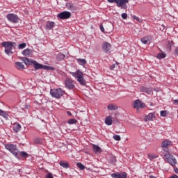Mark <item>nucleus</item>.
I'll return each mask as SVG.
<instances>
[{
  "label": "nucleus",
  "mask_w": 178,
  "mask_h": 178,
  "mask_svg": "<svg viewBox=\"0 0 178 178\" xmlns=\"http://www.w3.org/2000/svg\"><path fill=\"white\" fill-rule=\"evenodd\" d=\"M70 74L73 76L81 86H87V81L84 79V73L77 70L75 72H70Z\"/></svg>",
  "instance_id": "nucleus-1"
},
{
  "label": "nucleus",
  "mask_w": 178,
  "mask_h": 178,
  "mask_svg": "<svg viewBox=\"0 0 178 178\" xmlns=\"http://www.w3.org/2000/svg\"><path fill=\"white\" fill-rule=\"evenodd\" d=\"M1 45L5 48V54L9 56V55H12V54H13L12 50L13 48H15V47H16V42L12 41L3 42Z\"/></svg>",
  "instance_id": "nucleus-2"
},
{
  "label": "nucleus",
  "mask_w": 178,
  "mask_h": 178,
  "mask_svg": "<svg viewBox=\"0 0 178 178\" xmlns=\"http://www.w3.org/2000/svg\"><path fill=\"white\" fill-rule=\"evenodd\" d=\"M5 148L6 149L11 152V154H13V155H14L15 158H19V149H17V145L12 143L6 144Z\"/></svg>",
  "instance_id": "nucleus-3"
},
{
  "label": "nucleus",
  "mask_w": 178,
  "mask_h": 178,
  "mask_svg": "<svg viewBox=\"0 0 178 178\" xmlns=\"http://www.w3.org/2000/svg\"><path fill=\"white\" fill-rule=\"evenodd\" d=\"M109 3H116L118 8H121V9H127V3H129V0H107Z\"/></svg>",
  "instance_id": "nucleus-4"
},
{
  "label": "nucleus",
  "mask_w": 178,
  "mask_h": 178,
  "mask_svg": "<svg viewBox=\"0 0 178 178\" xmlns=\"http://www.w3.org/2000/svg\"><path fill=\"white\" fill-rule=\"evenodd\" d=\"M6 19L8 22L10 23H13V24H17V23L20 22V17L19 15L15 13H9L6 15Z\"/></svg>",
  "instance_id": "nucleus-5"
},
{
  "label": "nucleus",
  "mask_w": 178,
  "mask_h": 178,
  "mask_svg": "<svg viewBox=\"0 0 178 178\" xmlns=\"http://www.w3.org/2000/svg\"><path fill=\"white\" fill-rule=\"evenodd\" d=\"M164 157L167 160L168 163H169L172 168H175L177 165V160L176 157L170 154H165Z\"/></svg>",
  "instance_id": "nucleus-6"
},
{
  "label": "nucleus",
  "mask_w": 178,
  "mask_h": 178,
  "mask_svg": "<svg viewBox=\"0 0 178 178\" xmlns=\"http://www.w3.org/2000/svg\"><path fill=\"white\" fill-rule=\"evenodd\" d=\"M65 92L62 88H57V89H51L50 90V94L53 98H57V99H59L60 97L63 95V93Z\"/></svg>",
  "instance_id": "nucleus-7"
},
{
  "label": "nucleus",
  "mask_w": 178,
  "mask_h": 178,
  "mask_svg": "<svg viewBox=\"0 0 178 178\" xmlns=\"http://www.w3.org/2000/svg\"><path fill=\"white\" fill-rule=\"evenodd\" d=\"M33 65L35 70H38L40 69H43L44 70H55V68H54L53 67L42 65L40 63H38V62L35 60L33 61Z\"/></svg>",
  "instance_id": "nucleus-8"
},
{
  "label": "nucleus",
  "mask_w": 178,
  "mask_h": 178,
  "mask_svg": "<svg viewBox=\"0 0 178 178\" xmlns=\"http://www.w3.org/2000/svg\"><path fill=\"white\" fill-rule=\"evenodd\" d=\"M58 19H60V20H67V19H70L72 17V13L69 11H63L57 15Z\"/></svg>",
  "instance_id": "nucleus-9"
},
{
  "label": "nucleus",
  "mask_w": 178,
  "mask_h": 178,
  "mask_svg": "<svg viewBox=\"0 0 178 178\" xmlns=\"http://www.w3.org/2000/svg\"><path fill=\"white\" fill-rule=\"evenodd\" d=\"M102 49L104 54H111L112 49V44L108 42H104L102 44Z\"/></svg>",
  "instance_id": "nucleus-10"
},
{
  "label": "nucleus",
  "mask_w": 178,
  "mask_h": 178,
  "mask_svg": "<svg viewBox=\"0 0 178 178\" xmlns=\"http://www.w3.org/2000/svg\"><path fill=\"white\" fill-rule=\"evenodd\" d=\"M146 106L145 103L143 102L140 99H136L133 103V107L134 109H137V111L141 109V108H145Z\"/></svg>",
  "instance_id": "nucleus-11"
},
{
  "label": "nucleus",
  "mask_w": 178,
  "mask_h": 178,
  "mask_svg": "<svg viewBox=\"0 0 178 178\" xmlns=\"http://www.w3.org/2000/svg\"><path fill=\"white\" fill-rule=\"evenodd\" d=\"M65 88L67 90H73L74 88V81H73V79L69 78L67 79L64 82Z\"/></svg>",
  "instance_id": "nucleus-12"
},
{
  "label": "nucleus",
  "mask_w": 178,
  "mask_h": 178,
  "mask_svg": "<svg viewBox=\"0 0 178 178\" xmlns=\"http://www.w3.org/2000/svg\"><path fill=\"white\" fill-rule=\"evenodd\" d=\"M112 178H127V173L125 172L112 173L111 175Z\"/></svg>",
  "instance_id": "nucleus-13"
},
{
  "label": "nucleus",
  "mask_w": 178,
  "mask_h": 178,
  "mask_svg": "<svg viewBox=\"0 0 178 178\" xmlns=\"http://www.w3.org/2000/svg\"><path fill=\"white\" fill-rule=\"evenodd\" d=\"M140 92H145L147 95H153L152 88L142 86L140 88Z\"/></svg>",
  "instance_id": "nucleus-14"
},
{
  "label": "nucleus",
  "mask_w": 178,
  "mask_h": 178,
  "mask_svg": "<svg viewBox=\"0 0 178 178\" xmlns=\"http://www.w3.org/2000/svg\"><path fill=\"white\" fill-rule=\"evenodd\" d=\"M169 145H172V141L169 140H165L161 143V147L162 148H163V151H165V152H167L168 147H169Z\"/></svg>",
  "instance_id": "nucleus-15"
},
{
  "label": "nucleus",
  "mask_w": 178,
  "mask_h": 178,
  "mask_svg": "<svg viewBox=\"0 0 178 178\" xmlns=\"http://www.w3.org/2000/svg\"><path fill=\"white\" fill-rule=\"evenodd\" d=\"M140 41L142 44H144L145 45H149L151 41H152V38H151V36H146V37L142 38L140 39Z\"/></svg>",
  "instance_id": "nucleus-16"
},
{
  "label": "nucleus",
  "mask_w": 178,
  "mask_h": 178,
  "mask_svg": "<svg viewBox=\"0 0 178 178\" xmlns=\"http://www.w3.org/2000/svg\"><path fill=\"white\" fill-rule=\"evenodd\" d=\"M155 113H150L145 117V122H154L155 119Z\"/></svg>",
  "instance_id": "nucleus-17"
},
{
  "label": "nucleus",
  "mask_w": 178,
  "mask_h": 178,
  "mask_svg": "<svg viewBox=\"0 0 178 178\" xmlns=\"http://www.w3.org/2000/svg\"><path fill=\"white\" fill-rule=\"evenodd\" d=\"M21 60H22L23 63H24L25 65H33L35 61L26 57H22Z\"/></svg>",
  "instance_id": "nucleus-18"
},
{
  "label": "nucleus",
  "mask_w": 178,
  "mask_h": 178,
  "mask_svg": "<svg viewBox=\"0 0 178 178\" xmlns=\"http://www.w3.org/2000/svg\"><path fill=\"white\" fill-rule=\"evenodd\" d=\"M13 129L15 131V133H19V131H20V130H22V125H20V124H19L17 122H15L13 124Z\"/></svg>",
  "instance_id": "nucleus-19"
},
{
  "label": "nucleus",
  "mask_w": 178,
  "mask_h": 178,
  "mask_svg": "<svg viewBox=\"0 0 178 178\" xmlns=\"http://www.w3.org/2000/svg\"><path fill=\"white\" fill-rule=\"evenodd\" d=\"M92 150L95 154H101V152H102V148L97 145H92Z\"/></svg>",
  "instance_id": "nucleus-20"
},
{
  "label": "nucleus",
  "mask_w": 178,
  "mask_h": 178,
  "mask_svg": "<svg viewBox=\"0 0 178 178\" xmlns=\"http://www.w3.org/2000/svg\"><path fill=\"white\" fill-rule=\"evenodd\" d=\"M55 27V23L54 22V21H48L46 23V29L47 30H52V29H54Z\"/></svg>",
  "instance_id": "nucleus-21"
},
{
  "label": "nucleus",
  "mask_w": 178,
  "mask_h": 178,
  "mask_svg": "<svg viewBox=\"0 0 178 178\" xmlns=\"http://www.w3.org/2000/svg\"><path fill=\"white\" fill-rule=\"evenodd\" d=\"M108 162V163H111V165H115V163H116V156L113 155L110 156Z\"/></svg>",
  "instance_id": "nucleus-22"
},
{
  "label": "nucleus",
  "mask_w": 178,
  "mask_h": 178,
  "mask_svg": "<svg viewBox=\"0 0 178 178\" xmlns=\"http://www.w3.org/2000/svg\"><path fill=\"white\" fill-rule=\"evenodd\" d=\"M159 51H160L161 52L159 53V54H157V55H156V58H157V59H159V60H161V59H164V58L166 56V54H165L163 51H162L161 50V49L159 48Z\"/></svg>",
  "instance_id": "nucleus-23"
},
{
  "label": "nucleus",
  "mask_w": 178,
  "mask_h": 178,
  "mask_svg": "<svg viewBox=\"0 0 178 178\" xmlns=\"http://www.w3.org/2000/svg\"><path fill=\"white\" fill-rule=\"evenodd\" d=\"M15 67L18 70H23V69H24V64H23V63H22V62H16L15 63Z\"/></svg>",
  "instance_id": "nucleus-24"
},
{
  "label": "nucleus",
  "mask_w": 178,
  "mask_h": 178,
  "mask_svg": "<svg viewBox=\"0 0 178 178\" xmlns=\"http://www.w3.org/2000/svg\"><path fill=\"white\" fill-rule=\"evenodd\" d=\"M65 58H66V56L65 54H63L62 53H59L56 56V60H58V62H61V60H63V59H65Z\"/></svg>",
  "instance_id": "nucleus-25"
},
{
  "label": "nucleus",
  "mask_w": 178,
  "mask_h": 178,
  "mask_svg": "<svg viewBox=\"0 0 178 178\" xmlns=\"http://www.w3.org/2000/svg\"><path fill=\"white\" fill-rule=\"evenodd\" d=\"M76 62L81 66H84V65H87V60L84 58H78L76 59Z\"/></svg>",
  "instance_id": "nucleus-26"
},
{
  "label": "nucleus",
  "mask_w": 178,
  "mask_h": 178,
  "mask_svg": "<svg viewBox=\"0 0 178 178\" xmlns=\"http://www.w3.org/2000/svg\"><path fill=\"white\" fill-rule=\"evenodd\" d=\"M59 165L62 167L64 168L65 169H69V168H70V165L69 164V163L67 162H65V161H60L59 162Z\"/></svg>",
  "instance_id": "nucleus-27"
},
{
  "label": "nucleus",
  "mask_w": 178,
  "mask_h": 178,
  "mask_svg": "<svg viewBox=\"0 0 178 178\" xmlns=\"http://www.w3.org/2000/svg\"><path fill=\"white\" fill-rule=\"evenodd\" d=\"M0 116H2L3 118H4V119L8 120L9 118V114L6 113V111L0 109Z\"/></svg>",
  "instance_id": "nucleus-28"
},
{
  "label": "nucleus",
  "mask_w": 178,
  "mask_h": 178,
  "mask_svg": "<svg viewBox=\"0 0 178 178\" xmlns=\"http://www.w3.org/2000/svg\"><path fill=\"white\" fill-rule=\"evenodd\" d=\"M107 108L109 109V111H118V109H119L118 106L113 105V104H108Z\"/></svg>",
  "instance_id": "nucleus-29"
},
{
  "label": "nucleus",
  "mask_w": 178,
  "mask_h": 178,
  "mask_svg": "<svg viewBox=\"0 0 178 178\" xmlns=\"http://www.w3.org/2000/svg\"><path fill=\"white\" fill-rule=\"evenodd\" d=\"M105 123L107 124V126H112V118L111 116H108L105 119Z\"/></svg>",
  "instance_id": "nucleus-30"
},
{
  "label": "nucleus",
  "mask_w": 178,
  "mask_h": 178,
  "mask_svg": "<svg viewBox=\"0 0 178 178\" xmlns=\"http://www.w3.org/2000/svg\"><path fill=\"white\" fill-rule=\"evenodd\" d=\"M66 7L69 10H74V5L72 3H67Z\"/></svg>",
  "instance_id": "nucleus-31"
},
{
  "label": "nucleus",
  "mask_w": 178,
  "mask_h": 178,
  "mask_svg": "<svg viewBox=\"0 0 178 178\" xmlns=\"http://www.w3.org/2000/svg\"><path fill=\"white\" fill-rule=\"evenodd\" d=\"M77 168H79L81 170H84L86 169V165H83V163L79 162L76 163Z\"/></svg>",
  "instance_id": "nucleus-32"
},
{
  "label": "nucleus",
  "mask_w": 178,
  "mask_h": 178,
  "mask_svg": "<svg viewBox=\"0 0 178 178\" xmlns=\"http://www.w3.org/2000/svg\"><path fill=\"white\" fill-rule=\"evenodd\" d=\"M22 54L24 55V56H29V55H30V49H26L22 51Z\"/></svg>",
  "instance_id": "nucleus-33"
},
{
  "label": "nucleus",
  "mask_w": 178,
  "mask_h": 178,
  "mask_svg": "<svg viewBox=\"0 0 178 178\" xmlns=\"http://www.w3.org/2000/svg\"><path fill=\"white\" fill-rule=\"evenodd\" d=\"M174 45H175V42H173V40H168V47L170 51L172 50V47H173Z\"/></svg>",
  "instance_id": "nucleus-34"
},
{
  "label": "nucleus",
  "mask_w": 178,
  "mask_h": 178,
  "mask_svg": "<svg viewBox=\"0 0 178 178\" xmlns=\"http://www.w3.org/2000/svg\"><path fill=\"white\" fill-rule=\"evenodd\" d=\"M68 124H76L77 123V120L74 118L70 119L67 121Z\"/></svg>",
  "instance_id": "nucleus-35"
},
{
  "label": "nucleus",
  "mask_w": 178,
  "mask_h": 178,
  "mask_svg": "<svg viewBox=\"0 0 178 178\" xmlns=\"http://www.w3.org/2000/svg\"><path fill=\"white\" fill-rule=\"evenodd\" d=\"M19 155L22 156V158H27L29 156V154L24 151L20 152Z\"/></svg>",
  "instance_id": "nucleus-36"
},
{
  "label": "nucleus",
  "mask_w": 178,
  "mask_h": 178,
  "mask_svg": "<svg viewBox=\"0 0 178 178\" xmlns=\"http://www.w3.org/2000/svg\"><path fill=\"white\" fill-rule=\"evenodd\" d=\"M26 47H27V44L26 43H24V42L21 43L18 46V49H24V48H26Z\"/></svg>",
  "instance_id": "nucleus-37"
},
{
  "label": "nucleus",
  "mask_w": 178,
  "mask_h": 178,
  "mask_svg": "<svg viewBox=\"0 0 178 178\" xmlns=\"http://www.w3.org/2000/svg\"><path fill=\"white\" fill-rule=\"evenodd\" d=\"M160 116H161L162 118H166V116H168V111H161L160 112Z\"/></svg>",
  "instance_id": "nucleus-38"
},
{
  "label": "nucleus",
  "mask_w": 178,
  "mask_h": 178,
  "mask_svg": "<svg viewBox=\"0 0 178 178\" xmlns=\"http://www.w3.org/2000/svg\"><path fill=\"white\" fill-rule=\"evenodd\" d=\"M134 20H137L139 23H143V19H140L136 15H133Z\"/></svg>",
  "instance_id": "nucleus-39"
},
{
  "label": "nucleus",
  "mask_w": 178,
  "mask_h": 178,
  "mask_svg": "<svg viewBox=\"0 0 178 178\" xmlns=\"http://www.w3.org/2000/svg\"><path fill=\"white\" fill-rule=\"evenodd\" d=\"M113 138L114 140H115V141H120L121 140L120 136L119 135H114Z\"/></svg>",
  "instance_id": "nucleus-40"
},
{
  "label": "nucleus",
  "mask_w": 178,
  "mask_h": 178,
  "mask_svg": "<svg viewBox=\"0 0 178 178\" xmlns=\"http://www.w3.org/2000/svg\"><path fill=\"white\" fill-rule=\"evenodd\" d=\"M45 178H54V175H52V173L49 172L46 175Z\"/></svg>",
  "instance_id": "nucleus-41"
},
{
  "label": "nucleus",
  "mask_w": 178,
  "mask_h": 178,
  "mask_svg": "<svg viewBox=\"0 0 178 178\" xmlns=\"http://www.w3.org/2000/svg\"><path fill=\"white\" fill-rule=\"evenodd\" d=\"M119 63H116V64H112L111 66H110V69L111 70H113V69H115L116 67V65H118Z\"/></svg>",
  "instance_id": "nucleus-42"
},
{
  "label": "nucleus",
  "mask_w": 178,
  "mask_h": 178,
  "mask_svg": "<svg viewBox=\"0 0 178 178\" xmlns=\"http://www.w3.org/2000/svg\"><path fill=\"white\" fill-rule=\"evenodd\" d=\"M121 17H122V19L126 20V19H127V13H122L121 15Z\"/></svg>",
  "instance_id": "nucleus-43"
},
{
  "label": "nucleus",
  "mask_w": 178,
  "mask_h": 178,
  "mask_svg": "<svg viewBox=\"0 0 178 178\" xmlns=\"http://www.w3.org/2000/svg\"><path fill=\"white\" fill-rule=\"evenodd\" d=\"M100 30L102 33H105V29L104 28V25H100Z\"/></svg>",
  "instance_id": "nucleus-44"
},
{
  "label": "nucleus",
  "mask_w": 178,
  "mask_h": 178,
  "mask_svg": "<svg viewBox=\"0 0 178 178\" xmlns=\"http://www.w3.org/2000/svg\"><path fill=\"white\" fill-rule=\"evenodd\" d=\"M173 104H174V105H178V99H175V100H173Z\"/></svg>",
  "instance_id": "nucleus-45"
},
{
  "label": "nucleus",
  "mask_w": 178,
  "mask_h": 178,
  "mask_svg": "<svg viewBox=\"0 0 178 178\" xmlns=\"http://www.w3.org/2000/svg\"><path fill=\"white\" fill-rule=\"evenodd\" d=\"M175 52L176 55L178 56V47L175 48Z\"/></svg>",
  "instance_id": "nucleus-46"
},
{
  "label": "nucleus",
  "mask_w": 178,
  "mask_h": 178,
  "mask_svg": "<svg viewBox=\"0 0 178 178\" xmlns=\"http://www.w3.org/2000/svg\"><path fill=\"white\" fill-rule=\"evenodd\" d=\"M174 171L175 173H177V175H178V168H175Z\"/></svg>",
  "instance_id": "nucleus-47"
},
{
  "label": "nucleus",
  "mask_w": 178,
  "mask_h": 178,
  "mask_svg": "<svg viewBox=\"0 0 178 178\" xmlns=\"http://www.w3.org/2000/svg\"><path fill=\"white\" fill-rule=\"evenodd\" d=\"M169 178H178V176L177 175H174L170 177Z\"/></svg>",
  "instance_id": "nucleus-48"
},
{
  "label": "nucleus",
  "mask_w": 178,
  "mask_h": 178,
  "mask_svg": "<svg viewBox=\"0 0 178 178\" xmlns=\"http://www.w3.org/2000/svg\"><path fill=\"white\" fill-rule=\"evenodd\" d=\"M67 115H68V116H72V113L70 111H67Z\"/></svg>",
  "instance_id": "nucleus-49"
}]
</instances>
